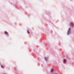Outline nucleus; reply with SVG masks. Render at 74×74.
<instances>
[{
  "label": "nucleus",
  "mask_w": 74,
  "mask_h": 74,
  "mask_svg": "<svg viewBox=\"0 0 74 74\" xmlns=\"http://www.w3.org/2000/svg\"><path fill=\"white\" fill-rule=\"evenodd\" d=\"M70 30H71L70 28H69V29L68 30V34H70V33H71V32H70Z\"/></svg>",
  "instance_id": "1"
},
{
  "label": "nucleus",
  "mask_w": 74,
  "mask_h": 74,
  "mask_svg": "<svg viewBox=\"0 0 74 74\" xmlns=\"http://www.w3.org/2000/svg\"><path fill=\"white\" fill-rule=\"evenodd\" d=\"M70 25L71 26H73L74 25V24L73 23H71Z\"/></svg>",
  "instance_id": "2"
},
{
  "label": "nucleus",
  "mask_w": 74,
  "mask_h": 74,
  "mask_svg": "<svg viewBox=\"0 0 74 74\" xmlns=\"http://www.w3.org/2000/svg\"><path fill=\"white\" fill-rule=\"evenodd\" d=\"M5 34H7V35L8 34V32H7L6 31L5 32Z\"/></svg>",
  "instance_id": "3"
},
{
  "label": "nucleus",
  "mask_w": 74,
  "mask_h": 74,
  "mask_svg": "<svg viewBox=\"0 0 74 74\" xmlns=\"http://www.w3.org/2000/svg\"><path fill=\"white\" fill-rule=\"evenodd\" d=\"M54 71V70H53V69H52L51 70V73H52V72H53Z\"/></svg>",
  "instance_id": "4"
},
{
  "label": "nucleus",
  "mask_w": 74,
  "mask_h": 74,
  "mask_svg": "<svg viewBox=\"0 0 74 74\" xmlns=\"http://www.w3.org/2000/svg\"><path fill=\"white\" fill-rule=\"evenodd\" d=\"M64 61L65 63L66 62V60L65 59H64Z\"/></svg>",
  "instance_id": "5"
},
{
  "label": "nucleus",
  "mask_w": 74,
  "mask_h": 74,
  "mask_svg": "<svg viewBox=\"0 0 74 74\" xmlns=\"http://www.w3.org/2000/svg\"><path fill=\"white\" fill-rule=\"evenodd\" d=\"M27 32L28 34H30V33H29V30L27 31Z\"/></svg>",
  "instance_id": "6"
},
{
  "label": "nucleus",
  "mask_w": 74,
  "mask_h": 74,
  "mask_svg": "<svg viewBox=\"0 0 74 74\" xmlns=\"http://www.w3.org/2000/svg\"><path fill=\"white\" fill-rule=\"evenodd\" d=\"M2 68H3V66H2Z\"/></svg>",
  "instance_id": "7"
}]
</instances>
